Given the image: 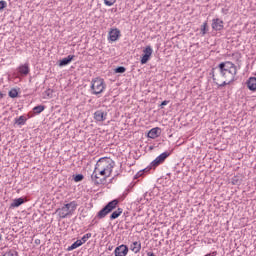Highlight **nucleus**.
I'll list each match as a JSON object with an SVG mask.
<instances>
[{"label": "nucleus", "mask_w": 256, "mask_h": 256, "mask_svg": "<svg viewBox=\"0 0 256 256\" xmlns=\"http://www.w3.org/2000/svg\"><path fill=\"white\" fill-rule=\"evenodd\" d=\"M171 156V152H163L160 154L155 160H153L150 164V169H156L159 165L165 163V160Z\"/></svg>", "instance_id": "obj_6"}, {"label": "nucleus", "mask_w": 256, "mask_h": 256, "mask_svg": "<svg viewBox=\"0 0 256 256\" xmlns=\"http://www.w3.org/2000/svg\"><path fill=\"white\" fill-rule=\"evenodd\" d=\"M232 185H241V180H239V177L234 176L232 178Z\"/></svg>", "instance_id": "obj_29"}, {"label": "nucleus", "mask_w": 256, "mask_h": 256, "mask_svg": "<svg viewBox=\"0 0 256 256\" xmlns=\"http://www.w3.org/2000/svg\"><path fill=\"white\" fill-rule=\"evenodd\" d=\"M108 251H113V246H108Z\"/></svg>", "instance_id": "obj_38"}, {"label": "nucleus", "mask_w": 256, "mask_h": 256, "mask_svg": "<svg viewBox=\"0 0 256 256\" xmlns=\"http://www.w3.org/2000/svg\"><path fill=\"white\" fill-rule=\"evenodd\" d=\"M34 113H36V115H39L40 113H43V111H45V106L44 105H38L35 106L33 108Z\"/></svg>", "instance_id": "obj_21"}, {"label": "nucleus", "mask_w": 256, "mask_h": 256, "mask_svg": "<svg viewBox=\"0 0 256 256\" xmlns=\"http://www.w3.org/2000/svg\"><path fill=\"white\" fill-rule=\"evenodd\" d=\"M3 97H5V94H3L2 92H0V99H3Z\"/></svg>", "instance_id": "obj_37"}, {"label": "nucleus", "mask_w": 256, "mask_h": 256, "mask_svg": "<svg viewBox=\"0 0 256 256\" xmlns=\"http://www.w3.org/2000/svg\"><path fill=\"white\" fill-rule=\"evenodd\" d=\"M131 251H133V253H139V251H141V242L140 241H135L131 244L130 246Z\"/></svg>", "instance_id": "obj_19"}, {"label": "nucleus", "mask_w": 256, "mask_h": 256, "mask_svg": "<svg viewBox=\"0 0 256 256\" xmlns=\"http://www.w3.org/2000/svg\"><path fill=\"white\" fill-rule=\"evenodd\" d=\"M116 2L117 0H104V5H106L107 7H113Z\"/></svg>", "instance_id": "obj_26"}, {"label": "nucleus", "mask_w": 256, "mask_h": 256, "mask_svg": "<svg viewBox=\"0 0 256 256\" xmlns=\"http://www.w3.org/2000/svg\"><path fill=\"white\" fill-rule=\"evenodd\" d=\"M77 210V202L72 201L70 203L64 204L62 208H58L56 213H58L60 219H67V217H71Z\"/></svg>", "instance_id": "obj_3"}, {"label": "nucleus", "mask_w": 256, "mask_h": 256, "mask_svg": "<svg viewBox=\"0 0 256 256\" xmlns=\"http://www.w3.org/2000/svg\"><path fill=\"white\" fill-rule=\"evenodd\" d=\"M0 256H7V252H5V253L2 252V253L0 254Z\"/></svg>", "instance_id": "obj_39"}, {"label": "nucleus", "mask_w": 256, "mask_h": 256, "mask_svg": "<svg viewBox=\"0 0 256 256\" xmlns=\"http://www.w3.org/2000/svg\"><path fill=\"white\" fill-rule=\"evenodd\" d=\"M143 55L141 57L140 63L141 65H145L149 62V59H151V55H153V48H151V46H147L144 50H143Z\"/></svg>", "instance_id": "obj_7"}, {"label": "nucleus", "mask_w": 256, "mask_h": 256, "mask_svg": "<svg viewBox=\"0 0 256 256\" xmlns=\"http://www.w3.org/2000/svg\"><path fill=\"white\" fill-rule=\"evenodd\" d=\"M87 239H91V233H87L85 234L82 238H81V242L82 243H87Z\"/></svg>", "instance_id": "obj_30"}, {"label": "nucleus", "mask_w": 256, "mask_h": 256, "mask_svg": "<svg viewBox=\"0 0 256 256\" xmlns=\"http://www.w3.org/2000/svg\"><path fill=\"white\" fill-rule=\"evenodd\" d=\"M147 171H151V167H147L143 170H141L140 172H138L135 176H134V179H139V177H142L143 176V173H147Z\"/></svg>", "instance_id": "obj_24"}, {"label": "nucleus", "mask_w": 256, "mask_h": 256, "mask_svg": "<svg viewBox=\"0 0 256 256\" xmlns=\"http://www.w3.org/2000/svg\"><path fill=\"white\" fill-rule=\"evenodd\" d=\"M9 97H11V99H15L17 97H19V92L17 91V89L13 88L8 92Z\"/></svg>", "instance_id": "obj_23"}, {"label": "nucleus", "mask_w": 256, "mask_h": 256, "mask_svg": "<svg viewBox=\"0 0 256 256\" xmlns=\"http://www.w3.org/2000/svg\"><path fill=\"white\" fill-rule=\"evenodd\" d=\"M34 243H35V245H41V239H36V240L34 241Z\"/></svg>", "instance_id": "obj_35"}, {"label": "nucleus", "mask_w": 256, "mask_h": 256, "mask_svg": "<svg viewBox=\"0 0 256 256\" xmlns=\"http://www.w3.org/2000/svg\"><path fill=\"white\" fill-rule=\"evenodd\" d=\"M160 136H161V128L159 127L152 128L147 135L149 139H157V137H160Z\"/></svg>", "instance_id": "obj_12"}, {"label": "nucleus", "mask_w": 256, "mask_h": 256, "mask_svg": "<svg viewBox=\"0 0 256 256\" xmlns=\"http://www.w3.org/2000/svg\"><path fill=\"white\" fill-rule=\"evenodd\" d=\"M29 64H23L18 67V73L20 75H29Z\"/></svg>", "instance_id": "obj_17"}, {"label": "nucleus", "mask_w": 256, "mask_h": 256, "mask_svg": "<svg viewBox=\"0 0 256 256\" xmlns=\"http://www.w3.org/2000/svg\"><path fill=\"white\" fill-rule=\"evenodd\" d=\"M115 167V161H113L112 159L110 158H107L106 159V164L104 166V169H105V172L108 173L106 177H111V173H113V168Z\"/></svg>", "instance_id": "obj_8"}, {"label": "nucleus", "mask_w": 256, "mask_h": 256, "mask_svg": "<svg viewBox=\"0 0 256 256\" xmlns=\"http://www.w3.org/2000/svg\"><path fill=\"white\" fill-rule=\"evenodd\" d=\"M83 245V242L81 240L75 241L71 246L67 248V251H73L77 249L78 247H81Z\"/></svg>", "instance_id": "obj_20"}, {"label": "nucleus", "mask_w": 256, "mask_h": 256, "mask_svg": "<svg viewBox=\"0 0 256 256\" xmlns=\"http://www.w3.org/2000/svg\"><path fill=\"white\" fill-rule=\"evenodd\" d=\"M83 179H85V176H83V174H76L74 176L75 183H80V181H83Z\"/></svg>", "instance_id": "obj_25"}, {"label": "nucleus", "mask_w": 256, "mask_h": 256, "mask_svg": "<svg viewBox=\"0 0 256 256\" xmlns=\"http://www.w3.org/2000/svg\"><path fill=\"white\" fill-rule=\"evenodd\" d=\"M165 105H169V101H167V100L162 101V103L160 104L161 109H163V107H165Z\"/></svg>", "instance_id": "obj_34"}, {"label": "nucleus", "mask_w": 256, "mask_h": 256, "mask_svg": "<svg viewBox=\"0 0 256 256\" xmlns=\"http://www.w3.org/2000/svg\"><path fill=\"white\" fill-rule=\"evenodd\" d=\"M105 87H107L105 85V80L102 78L93 79L90 87L92 95H101V93L105 91Z\"/></svg>", "instance_id": "obj_5"}, {"label": "nucleus", "mask_w": 256, "mask_h": 256, "mask_svg": "<svg viewBox=\"0 0 256 256\" xmlns=\"http://www.w3.org/2000/svg\"><path fill=\"white\" fill-rule=\"evenodd\" d=\"M5 7H7V2L4 0L0 1V11H3V9H5Z\"/></svg>", "instance_id": "obj_32"}, {"label": "nucleus", "mask_w": 256, "mask_h": 256, "mask_svg": "<svg viewBox=\"0 0 256 256\" xmlns=\"http://www.w3.org/2000/svg\"><path fill=\"white\" fill-rule=\"evenodd\" d=\"M201 33H202V35H206L207 34V21H205L203 23V25L201 26Z\"/></svg>", "instance_id": "obj_28"}, {"label": "nucleus", "mask_w": 256, "mask_h": 256, "mask_svg": "<svg viewBox=\"0 0 256 256\" xmlns=\"http://www.w3.org/2000/svg\"><path fill=\"white\" fill-rule=\"evenodd\" d=\"M1 239H2V236L0 235V241H1Z\"/></svg>", "instance_id": "obj_40"}, {"label": "nucleus", "mask_w": 256, "mask_h": 256, "mask_svg": "<svg viewBox=\"0 0 256 256\" xmlns=\"http://www.w3.org/2000/svg\"><path fill=\"white\" fill-rule=\"evenodd\" d=\"M119 37H121V30H119V28H111L108 39L115 42L119 39Z\"/></svg>", "instance_id": "obj_10"}, {"label": "nucleus", "mask_w": 256, "mask_h": 256, "mask_svg": "<svg viewBox=\"0 0 256 256\" xmlns=\"http://www.w3.org/2000/svg\"><path fill=\"white\" fill-rule=\"evenodd\" d=\"M224 22L223 20L219 19V18H214L212 20V29L214 31H223L224 28Z\"/></svg>", "instance_id": "obj_11"}, {"label": "nucleus", "mask_w": 256, "mask_h": 256, "mask_svg": "<svg viewBox=\"0 0 256 256\" xmlns=\"http://www.w3.org/2000/svg\"><path fill=\"white\" fill-rule=\"evenodd\" d=\"M75 59V55H68L66 58H63L59 61V67H65Z\"/></svg>", "instance_id": "obj_15"}, {"label": "nucleus", "mask_w": 256, "mask_h": 256, "mask_svg": "<svg viewBox=\"0 0 256 256\" xmlns=\"http://www.w3.org/2000/svg\"><path fill=\"white\" fill-rule=\"evenodd\" d=\"M127 253H129V247L125 244L116 247L114 250L115 256H127Z\"/></svg>", "instance_id": "obj_9"}, {"label": "nucleus", "mask_w": 256, "mask_h": 256, "mask_svg": "<svg viewBox=\"0 0 256 256\" xmlns=\"http://www.w3.org/2000/svg\"><path fill=\"white\" fill-rule=\"evenodd\" d=\"M246 85L249 89V91H256V77H250L247 81H246Z\"/></svg>", "instance_id": "obj_14"}, {"label": "nucleus", "mask_w": 256, "mask_h": 256, "mask_svg": "<svg viewBox=\"0 0 256 256\" xmlns=\"http://www.w3.org/2000/svg\"><path fill=\"white\" fill-rule=\"evenodd\" d=\"M123 213V208H117L112 214L110 215V221H115V219H119L121 214Z\"/></svg>", "instance_id": "obj_18"}, {"label": "nucleus", "mask_w": 256, "mask_h": 256, "mask_svg": "<svg viewBox=\"0 0 256 256\" xmlns=\"http://www.w3.org/2000/svg\"><path fill=\"white\" fill-rule=\"evenodd\" d=\"M23 203H25V199L23 198L14 199L13 202L10 204V209H15V207H21Z\"/></svg>", "instance_id": "obj_16"}, {"label": "nucleus", "mask_w": 256, "mask_h": 256, "mask_svg": "<svg viewBox=\"0 0 256 256\" xmlns=\"http://www.w3.org/2000/svg\"><path fill=\"white\" fill-rule=\"evenodd\" d=\"M147 256H155V253H153V252H147Z\"/></svg>", "instance_id": "obj_36"}, {"label": "nucleus", "mask_w": 256, "mask_h": 256, "mask_svg": "<svg viewBox=\"0 0 256 256\" xmlns=\"http://www.w3.org/2000/svg\"><path fill=\"white\" fill-rule=\"evenodd\" d=\"M107 163V157L100 158L96 165L95 169L91 175L92 181H94L95 185H103L105 181H107V177L99 178V174H97V171L105 169V165Z\"/></svg>", "instance_id": "obj_2"}, {"label": "nucleus", "mask_w": 256, "mask_h": 256, "mask_svg": "<svg viewBox=\"0 0 256 256\" xmlns=\"http://www.w3.org/2000/svg\"><path fill=\"white\" fill-rule=\"evenodd\" d=\"M237 66L231 61L222 62L212 69V79L218 87H225L237 81Z\"/></svg>", "instance_id": "obj_1"}, {"label": "nucleus", "mask_w": 256, "mask_h": 256, "mask_svg": "<svg viewBox=\"0 0 256 256\" xmlns=\"http://www.w3.org/2000/svg\"><path fill=\"white\" fill-rule=\"evenodd\" d=\"M117 205H119V199H114L108 202L96 215L98 219H105L109 213H112L114 209H117Z\"/></svg>", "instance_id": "obj_4"}, {"label": "nucleus", "mask_w": 256, "mask_h": 256, "mask_svg": "<svg viewBox=\"0 0 256 256\" xmlns=\"http://www.w3.org/2000/svg\"><path fill=\"white\" fill-rule=\"evenodd\" d=\"M95 121H105L107 119V113L103 112V110H98L94 113Z\"/></svg>", "instance_id": "obj_13"}, {"label": "nucleus", "mask_w": 256, "mask_h": 256, "mask_svg": "<svg viewBox=\"0 0 256 256\" xmlns=\"http://www.w3.org/2000/svg\"><path fill=\"white\" fill-rule=\"evenodd\" d=\"M125 71H127V68H125V66H118L117 68H115V73H125Z\"/></svg>", "instance_id": "obj_27"}, {"label": "nucleus", "mask_w": 256, "mask_h": 256, "mask_svg": "<svg viewBox=\"0 0 256 256\" xmlns=\"http://www.w3.org/2000/svg\"><path fill=\"white\" fill-rule=\"evenodd\" d=\"M15 123L16 125H25V123H27V118H25V116H20L15 119Z\"/></svg>", "instance_id": "obj_22"}, {"label": "nucleus", "mask_w": 256, "mask_h": 256, "mask_svg": "<svg viewBox=\"0 0 256 256\" xmlns=\"http://www.w3.org/2000/svg\"><path fill=\"white\" fill-rule=\"evenodd\" d=\"M97 173H99V175H101L102 177H107V172L105 171V169L97 170Z\"/></svg>", "instance_id": "obj_33"}, {"label": "nucleus", "mask_w": 256, "mask_h": 256, "mask_svg": "<svg viewBox=\"0 0 256 256\" xmlns=\"http://www.w3.org/2000/svg\"><path fill=\"white\" fill-rule=\"evenodd\" d=\"M6 256H19V252L15 250H9L8 252H6Z\"/></svg>", "instance_id": "obj_31"}]
</instances>
